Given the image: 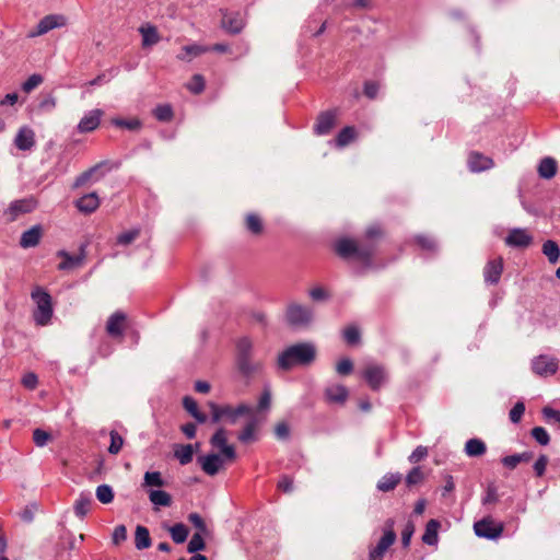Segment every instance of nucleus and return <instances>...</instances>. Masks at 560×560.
Here are the masks:
<instances>
[{
	"instance_id": "nucleus-1",
	"label": "nucleus",
	"mask_w": 560,
	"mask_h": 560,
	"mask_svg": "<svg viewBox=\"0 0 560 560\" xmlns=\"http://www.w3.org/2000/svg\"><path fill=\"white\" fill-rule=\"evenodd\" d=\"M213 448H218L220 454L210 453L197 457L201 469L209 476L217 475L226 462L236 459V452L233 445L228 444V432L224 428H219L210 439Z\"/></svg>"
},
{
	"instance_id": "nucleus-2",
	"label": "nucleus",
	"mask_w": 560,
	"mask_h": 560,
	"mask_svg": "<svg viewBox=\"0 0 560 560\" xmlns=\"http://www.w3.org/2000/svg\"><path fill=\"white\" fill-rule=\"evenodd\" d=\"M255 347L249 337H241L235 345V366L242 377L247 381L259 375L264 370V363L254 358Z\"/></svg>"
},
{
	"instance_id": "nucleus-3",
	"label": "nucleus",
	"mask_w": 560,
	"mask_h": 560,
	"mask_svg": "<svg viewBox=\"0 0 560 560\" xmlns=\"http://www.w3.org/2000/svg\"><path fill=\"white\" fill-rule=\"evenodd\" d=\"M316 358V348L312 342H299L285 348L278 354L277 366L290 371L295 366H307Z\"/></svg>"
},
{
	"instance_id": "nucleus-4",
	"label": "nucleus",
	"mask_w": 560,
	"mask_h": 560,
	"mask_svg": "<svg viewBox=\"0 0 560 560\" xmlns=\"http://www.w3.org/2000/svg\"><path fill=\"white\" fill-rule=\"evenodd\" d=\"M31 298L36 304L33 312V318L39 326H46L52 317V301L50 294L42 287H35L31 293Z\"/></svg>"
},
{
	"instance_id": "nucleus-5",
	"label": "nucleus",
	"mask_w": 560,
	"mask_h": 560,
	"mask_svg": "<svg viewBox=\"0 0 560 560\" xmlns=\"http://www.w3.org/2000/svg\"><path fill=\"white\" fill-rule=\"evenodd\" d=\"M336 252L342 258L355 257L362 261H369L374 253L372 245H360L351 238H341L336 243Z\"/></svg>"
},
{
	"instance_id": "nucleus-6",
	"label": "nucleus",
	"mask_w": 560,
	"mask_h": 560,
	"mask_svg": "<svg viewBox=\"0 0 560 560\" xmlns=\"http://www.w3.org/2000/svg\"><path fill=\"white\" fill-rule=\"evenodd\" d=\"M285 317L292 326H306L313 320V311L307 306L290 303L287 307Z\"/></svg>"
},
{
	"instance_id": "nucleus-7",
	"label": "nucleus",
	"mask_w": 560,
	"mask_h": 560,
	"mask_svg": "<svg viewBox=\"0 0 560 560\" xmlns=\"http://www.w3.org/2000/svg\"><path fill=\"white\" fill-rule=\"evenodd\" d=\"M559 361L555 357L540 354L532 360L533 372L541 377H548L557 373Z\"/></svg>"
},
{
	"instance_id": "nucleus-8",
	"label": "nucleus",
	"mask_w": 560,
	"mask_h": 560,
	"mask_svg": "<svg viewBox=\"0 0 560 560\" xmlns=\"http://www.w3.org/2000/svg\"><path fill=\"white\" fill-rule=\"evenodd\" d=\"M474 530L478 537L497 539L503 533V525L501 523H495L492 518L488 517L476 522Z\"/></svg>"
},
{
	"instance_id": "nucleus-9",
	"label": "nucleus",
	"mask_w": 560,
	"mask_h": 560,
	"mask_svg": "<svg viewBox=\"0 0 560 560\" xmlns=\"http://www.w3.org/2000/svg\"><path fill=\"white\" fill-rule=\"evenodd\" d=\"M57 256L62 259L61 262L57 267L58 270L69 271V270L78 269L83 266L85 258H86L85 245L80 246L79 254H77V255H70L66 250H59L57 253Z\"/></svg>"
},
{
	"instance_id": "nucleus-10",
	"label": "nucleus",
	"mask_w": 560,
	"mask_h": 560,
	"mask_svg": "<svg viewBox=\"0 0 560 560\" xmlns=\"http://www.w3.org/2000/svg\"><path fill=\"white\" fill-rule=\"evenodd\" d=\"M126 327L127 315L121 311H117L108 317L105 329L109 337L121 339Z\"/></svg>"
},
{
	"instance_id": "nucleus-11",
	"label": "nucleus",
	"mask_w": 560,
	"mask_h": 560,
	"mask_svg": "<svg viewBox=\"0 0 560 560\" xmlns=\"http://www.w3.org/2000/svg\"><path fill=\"white\" fill-rule=\"evenodd\" d=\"M363 377L373 390H378L386 381L385 369L381 365L371 364L363 371Z\"/></svg>"
},
{
	"instance_id": "nucleus-12",
	"label": "nucleus",
	"mask_w": 560,
	"mask_h": 560,
	"mask_svg": "<svg viewBox=\"0 0 560 560\" xmlns=\"http://www.w3.org/2000/svg\"><path fill=\"white\" fill-rule=\"evenodd\" d=\"M221 25L225 32L237 34L243 31L245 20L240 12L222 11Z\"/></svg>"
},
{
	"instance_id": "nucleus-13",
	"label": "nucleus",
	"mask_w": 560,
	"mask_h": 560,
	"mask_svg": "<svg viewBox=\"0 0 560 560\" xmlns=\"http://www.w3.org/2000/svg\"><path fill=\"white\" fill-rule=\"evenodd\" d=\"M67 18L61 14H50L42 19L37 25V33L30 35H44L55 28L66 26Z\"/></svg>"
},
{
	"instance_id": "nucleus-14",
	"label": "nucleus",
	"mask_w": 560,
	"mask_h": 560,
	"mask_svg": "<svg viewBox=\"0 0 560 560\" xmlns=\"http://www.w3.org/2000/svg\"><path fill=\"white\" fill-rule=\"evenodd\" d=\"M533 242V236L524 229H513L505 237V244L511 247L526 248Z\"/></svg>"
},
{
	"instance_id": "nucleus-15",
	"label": "nucleus",
	"mask_w": 560,
	"mask_h": 560,
	"mask_svg": "<svg viewBox=\"0 0 560 560\" xmlns=\"http://www.w3.org/2000/svg\"><path fill=\"white\" fill-rule=\"evenodd\" d=\"M387 529L384 532V535L378 540L377 545L370 550V552H373L377 556L383 557L384 553L387 551V549L395 542L396 540V534L393 530L394 522L392 520H388L387 523Z\"/></svg>"
},
{
	"instance_id": "nucleus-16",
	"label": "nucleus",
	"mask_w": 560,
	"mask_h": 560,
	"mask_svg": "<svg viewBox=\"0 0 560 560\" xmlns=\"http://www.w3.org/2000/svg\"><path fill=\"white\" fill-rule=\"evenodd\" d=\"M14 144L19 150H31L35 145V132L27 126L21 127L15 136Z\"/></svg>"
},
{
	"instance_id": "nucleus-17",
	"label": "nucleus",
	"mask_w": 560,
	"mask_h": 560,
	"mask_svg": "<svg viewBox=\"0 0 560 560\" xmlns=\"http://www.w3.org/2000/svg\"><path fill=\"white\" fill-rule=\"evenodd\" d=\"M337 113L336 110H327L320 113L317 117V122L314 130L317 135H327L334 128L336 124Z\"/></svg>"
},
{
	"instance_id": "nucleus-18",
	"label": "nucleus",
	"mask_w": 560,
	"mask_h": 560,
	"mask_svg": "<svg viewBox=\"0 0 560 560\" xmlns=\"http://www.w3.org/2000/svg\"><path fill=\"white\" fill-rule=\"evenodd\" d=\"M503 271V259L501 257L488 261L483 269L485 281L490 284H497Z\"/></svg>"
},
{
	"instance_id": "nucleus-19",
	"label": "nucleus",
	"mask_w": 560,
	"mask_h": 560,
	"mask_svg": "<svg viewBox=\"0 0 560 560\" xmlns=\"http://www.w3.org/2000/svg\"><path fill=\"white\" fill-rule=\"evenodd\" d=\"M102 109H93L89 112L79 122L78 130L81 133L94 131L101 122L103 116Z\"/></svg>"
},
{
	"instance_id": "nucleus-20",
	"label": "nucleus",
	"mask_w": 560,
	"mask_h": 560,
	"mask_svg": "<svg viewBox=\"0 0 560 560\" xmlns=\"http://www.w3.org/2000/svg\"><path fill=\"white\" fill-rule=\"evenodd\" d=\"M492 166H493L492 159H490L481 153L471 152L468 156V167L474 173L490 170Z\"/></svg>"
},
{
	"instance_id": "nucleus-21",
	"label": "nucleus",
	"mask_w": 560,
	"mask_h": 560,
	"mask_svg": "<svg viewBox=\"0 0 560 560\" xmlns=\"http://www.w3.org/2000/svg\"><path fill=\"white\" fill-rule=\"evenodd\" d=\"M43 236V229L40 225H34L22 233L20 238V246L22 248H31L38 245Z\"/></svg>"
},
{
	"instance_id": "nucleus-22",
	"label": "nucleus",
	"mask_w": 560,
	"mask_h": 560,
	"mask_svg": "<svg viewBox=\"0 0 560 560\" xmlns=\"http://www.w3.org/2000/svg\"><path fill=\"white\" fill-rule=\"evenodd\" d=\"M36 207V203L32 199H22L12 202L8 209V214L10 215V221L16 220L20 214L28 213L33 211Z\"/></svg>"
},
{
	"instance_id": "nucleus-23",
	"label": "nucleus",
	"mask_w": 560,
	"mask_h": 560,
	"mask_svg": "<svg viewBox=\"0 0 560 560\" xmlns=\"http://www.w3.org/2000/svg\"><path fill=\"white\" fill-rule=\"evenodd\" d=\"M248 416H249V420L247 421V423L245 424V427L238 433V436H237L238 441L244 444H248V443L256 441V432L258 430V424H259L258 419L256 418L254 412Z\"/></svg>"
},
{
	"instance_id": "nucleus-24",
	"label": "nucleus",
	"mask_w": 560,
	"mask_h": 560,
	"mask_svg": "<svg viewBox=\"0 0 560 560\" xmlns=\"http://www.w3.org/2000/svg\"><path fill=\"white\" fill-rule=\"evenodd\" d=\"M253 411H254V409L250 406L246 405V404H241L237 407H232L230 405H224V408H223L224 417L232 424H235L237 422V419L241 416L252 415Z\"/></svg>"
},
{
	"instance_id": "nucleus-25",
	"label": "nucleus",
	"mask_w": 560,
	"mask_h": 560,
	"mask_svg": "<svg viewBox=\"0 0 560 560\" xmlns=\"http://www.w3.org/2000/svg\"><path fill=\"white\" fill-rule=\"evenodd\" d=\"M325 398L330 404H343L348 398V389L343 385H331L324 392Z\"/></svg>"
},
{
	"instance_id": "nucleus-26",
	"label": "nucleus",
	"mask_w": 560,
	"mask_h": 560,
	"mask_svg": "<svg viewBox=\"0 0 560 560\" xmlns=\"http://www.w3.org/2000/svg\"><path fill=\"white\" fill-rule=\"evenodd\" d=\"M75 206L81 212L92 213L98 208L100 199L96 192H91L78 199Z\"/></svg>"
},
{
	"instance_id": "nucleus-27",
	"label": "nucleus",
	"mask_w": 560,
	"mask_h": 560,
	"mask_svg": "<svg viewBox=\"0 0 560 560\" xmlns=\"http://www.w3.org/2000/svg\"><path fill=\"white\" fill-rule=\"evenodd\" d=\"M557 161L553 158H544L538 165V174L544 179L552 178L557 173Z\"/></svg>"
},
{
	"instance_id": "nucleus-28",
	"label": "nucleus",
	"mask_w": 560,
	"mask_h": 560,
	"mask_svg": "<svg viewBox=\"0 0 560 560\" xmlns=\"http://www.w3.org/2000/svg\"><path fill=\"white\" fill-rule=\"evenodd\" d=\"M106 165V162H101L88 171L83 172L80 176L77 177L74 182V187H81L85 185L94 175L96 176V180L104 176V173L100 172L101 168Z\"/></svg>"
},
{
	"instance_id": "nucleus-29",
	"label": "nucleus",
	"mask_w": 560,
	"mask_h": 560,
	"mask_svg": "<svg viewBox=\"0 0 560 560\" xmlns=\"http://www.w3.org/2000/svg\"><path fill=\"white\" fill-rule=\"evenodd\" d=\"M487 451L486 443L477 438L469 439L465 444V453L469 457L482 456Z\"/></svg>"
},
{
	"instance_id": "nucleus-30",
	"label": "nucleus",
	"mask_w": 560,
	"mask_h": 560,
	"mask_svg": "<svg viewBox=\"0 0 560 560\" xmlns=\"http://www.w3.org/2000/svg\"><path fill=\"white\" fill-rule=\"evenodd\" d=\"M401 481V475L396 474H386L384 475L377 482V489L382 492H388L396 488V486Z\"/></svg>"
},
{
	"instance_id": "nucleus-31",
	"label": "nucleus",
	"mask_w": 560,
	"mask_h": 560,
	"mask_svg": "<svg viewBox=\"0 0 560 560\" xmlns=\"http://www.w3.org/2000/svg\"><path fill=\"white\" fill-rule=\"evenodd\" d=\"M440 523L436 520H430L425 525V532L422 536V541L429 546L436 545L438 542V530Z\"/></svg>"
},
{
	"instance_id": "nucleus-32",
	"label": "nucleus",
	"mask_w": 560,
	"mask_h": 560,
	"mask_svg": "<svg viewBox=\"0 0 560 560\" xmlns=\"http://www.w3.org/2000/svg\"><path fill=\"white\" fill-rule=\"evenodd\" d=\"M91 504L92 499L90 493H80L73 506L75 515L83 518L89 513Z\"/></svg>"
},
{
	"instance_id": "nucleus-33",
	"label": "nucleus",
	"mask_w": 560,
	"mask_h": 560,
	"mask_svg": "<svg viewBox=\"0 0 560 560\" xmlns=\"http://www.w3.org/2000/svg\"><path fill=\"white\" fill-rule=\"evenodd\" d=\"M533 456L534 454L532 452L513 454L503 457L502 464L510 469H514L520 463H528L533 458Z\"/></svg>"
},
{
	"instance_id": "nucleus-34",
	"label": "nucleus",
	"mask_w": 560,
	"mask_h": 560,
	"mask_svg": "<svg viewBox=\"0 0 560 560\" xmlns=\"http://www.w3.org/2000/svg\"><path fill=\"white\" fill-rule=\"evenodd\" d=\"M135 545L139 550L147 549L151 546L150 533L147 527L138 525L135 534Z\"/></svg>"
},
{
	"instance_id": "nucleus-35",
	"label": "nucleus",
	"mask_w": 560,
	"mask_h": 560,
	"mask_svg": "<svg viewBox=\"0 0 560 560\" xmlns=\"http://www.w3.org/2000/svg\"><path fill=\"white\" fill-rule=\"evenodd\" d=\"M541 250H542V254L548 258V261L551 265H555L558 262L559 257H560V248L555 241H552V240L546 241L542 244Z\"/></svg>"
},
{
	"instance_id": "nucleus-36",
	"label": "nucleus",
	"mask_w": 560,
	"mask_h": 560,
	"mask_svg": "<svg viewBox=\"0 0 560 560\" xmlns=\"http://www.w3.org/2000/svg\"><path fill=\"white\" fill-rule=\"evenodd\" d=\"M245 226L254 235H260L264 232V224L259 215L248 213L245 218Z\"/></svg>"
},
{
	"instance_id": "nucleus-37",
	"label": "nucleus",
	"mask_w": 560,
	"mask_h": 560,
	"mask_svg": "<svg viewBox=\"0 0 560 560\" xmlns=\"http://www.w3.org/2000/svg\"><path fill=\"white\" fill-rule=\"evenodd\" d=\"M149 499L158 506H170L172 504V497L163 490H150Z\"/></svg>"
},
{
	"instance_id": "nucleus-38",
	"label": "nucleus",
	"mask_w": 560,
	"mask_h": 560,
	"mask_svg": "<svg viewBox=\"0 0 560 560\" xmlns=\"http://www.w3.org/2000/svg\"><path fill=\"white\" fill-rule=\"evenodd\" d=\"M174 456L178 459L182 465H187L192 460L194 456V445L186 444L179 445L175 452Z\"/></svg>"
},
{
	"instance_id": "nucleus-39",
	"label": "nucleus",
	"mask_w": 560,
	"mask_h": 560,
	"mask_svg": "<svg viewBox=\"0 0 560 560\" xmlns=\"http://www.w3.org/2000/svg\"><path fill=\"white\" fill-rule=\"evenodd\" d=\"M172 539L176 544H183L188 537V528L183 523H177L168 528Z\"/></svg>"
},
{
	"instance_id": "nucleus-40",
	"label": "nucleus",
	"mask_w": 560,
	"mask_h": 560,
	"mask_svg": "<svg viewBox=\"0 0 560 560\" xmlns=\"http://www.w3.org/2000/svg\"><path fill=\"white\" fill-rule=\"evenodd\" d=\"M208 47L199 45H189L183 48V51L178 55L180 60L190 61L194 57L201 55L207 51Z\"/></svg>"
},
{
	"instance_id": "nucleus-41",
	"label": "nucleus",
	"mask_w": 560,
	"mask_h": 560,
	"mask_svg": "<svg viewBox=\"0 0 560 560\" xmlns=\"http://www.w3.org/2000/svg\"><path fill=\"white\" fill-rule=\"evenodd\" d=\"M143 487H159L162 488L165 486V481L162 478L160 471H147L143 477Z\"/></svg>"
},
{
	"instance_id": "nucleus-42",
	"label": "nucleus",
	"mask_w": 560,
	"mask_h": 560,
	"mask_svg": "<svg viewBox=\"0 0 560 560\" xmlns=\"http://www.w3.org/2000/svg\"><path fill=\"white\" fill-rule=\"evenodd\" d=\"M95 495L101 503L109 504L114 500V490L108 485H100L96 488Z\"/></svg>"
},
{
	"instance_id": "nucleus-43",
	"label": "nucleus",
	"mask_w": 560,
	"mask_h": 560,
	"mask_svg": "<svg viewBox=\"0 0 560 560\" xmlns=\"http://www.w3.org/2000/svg\"><path fill=\"white\" fill-rule=\"evenodd\" d=\"M355 137V130L353 127H345L340 132L338 133L336 138V143L338 147H346L348 145Z\"/></svg>"
},
{
	"instance_id": "nucleus-44",
	"label": "nucleus",
	"mask_w": 560,
	"mask_h": 560,
	"mask_svg": "<svg viewBox=\"0 0 560 560\" xmlns=\"http://www.w3.org/2000/svg\"><path fill=\"white\" fill-rule=\"evenodd\" d=\"M154 117L160 121H170L173 118V109L168 104L158 105L153 110Z\"/></svg>"
},
{
	"instance_id": "nucleus-45",
	"label": "nucleus",
	"mask_w": 560,
	"mask_h": 560,
	"mask_svg": "<svg viewBox=\"0 0 560 560\" xmlns=\"http://www.w3.org/2000/svg\"><path fill=\"white\" fill-rule=\"evenodd\" d=\"M109 436H110V444L108 446V453L116 455L122 448L124 438L115 430L110 431Z\"/></svg>"
},
{
	"instance_id": "nucleus-46",
	"label": "nucleus",
	"mask_w": 560,
	"mask_h": 560,
	"mask_svg": "<svg viewBox=\"0 0 560 560\" xmlns=\"http://www.w3.org/2000/svg\"><path fill=\"white\" fill-rule=\"evenodd\" d=\"M206 547L205 540L202 538V534L195 533L191 539L188 542L187 550L190 553H196L200 550H203Z\"/></svg>"
},
{
	"instance_id": "nucleus-47",
	"label": "nucleus",
	"mask_w": 560,
	"mask_h": 560,
	"mask_svg": "<svg viewBox=\"0 0 560 560\" xmlns=\"http://www.w3.org/2000/svg\"><path fill=\"white\" fill-rule=\"evenodd\" d=\"M112 124L116 127L126 128L128 130H138L141 128V121L137 118L126 120L121 118H114Z\"/></svg>"
},
{
	"instance_id": "nucleus-48",
	"label": "nucleus",
	"mask_w": 560,
	"mask_h": 560,
	"mask_svg": "<svg viewBox=\"0 0 560 560\" xmlns=\"http://www.w3.org/2000/svg\"><path fill=\"white\" fill-rule=\"evenodd\" d=\"M424 479V474L422 472L420 467H413L409 474L406 476V483L408 487L416 486L422 482Z\"/></svg>"
},
{
	"instance_id": "nucleus-49",
	"label": "nucleus",
	"mask_w": 560,
	"mask_h": 560,
	"mask_svg": "<svg viewBox=\"0 0 560 560\" xmlns=\"http://www.w3.org/2000/svg\"><path fill=\"white\" fill-rule=\"evenodd\" d=\"M532 436L536 440L540 445H548L550 442V436L548 432L542 427H535L532 429Z\"/></svg>"
},
{
	"instance_id": "nucleus-50",
	"label": "nucleus",
	"mask_w": 560,
	"mask_h": 560,
	"mask_svg": "<svg viewBox=\"0 0 560 560\" xmlns=\"http://www.w3.org/2000/svg\"><path fill=\"white\" fill-rule=\"evenodd\" d=\"M140 235L139 229H132L130 231L124 232L117 237V244L119 245H129Z\"/></svg>"
},
{
	"instance_id": "nucleus-51",
	"label": "nucleus",
	"mask_w": 560,
	"mask_h": 560,
	"mask_svg": "<svg viewBox=\"0 0 560 560\" xmlns=\"http://www.w3.org/2000/svg\"><path fill=\"white\" fill-rule=\"evenodd\" d=\"M187 89L194 94H199L205 89V80L200 74H195L191 78V81L187 84Z\"/></svg>"
},
{
	"instance_id": "nucleus-52",
	"label": "nucleus",
	"mask_w": 560,
	"mask_h": 560,
	"mask_svg": "<svg viewBox=\"0 0 560 560\" xmlns=\"http://www.w3.org/2000/svg\"><path fill=\"white\" fill-rule=\"evenodd\" d=\"M343 338L349 345H355L360 341V331L355 326H348L343 330Z\"/></svg>"
},
{
	"instance_id": "nucleus-53",
	"label": "nucleus",
	"mask_w": 560,
	"mask_h": 560,
	"mask_svg": "<svg viewBox=\"0 0 560 560\" xmlns=\"http://www.w3.org/2000/svg\"><path fill=\"white\" fill-rule=\"evenodd\" d=\"M43 82V77L40 74H32L23 84L22 90L25 93L32 92Z\"/></svg>"
},
{
	"instance_id": "nucleus-54",
	"label": "nucleus",
	"mask_w": 560,
	"mask_h": 560,
	"mask_svg": "<svg viewBox=\"0 0 560 560\" xmlns=\"http://www.w3.org/2000/svg\"><path fill=\"white\" fill-rule=\"evenodd\" d=\"M33 440L38 447H43L51 440V435L42 429H35L33 432Z\"/></svg>"
},
{
	"instance_id": "nucleus-55",
	"label": "nucleus",
	"mask_w": 560,
	"mask_h": 560,
	"mask_svg": "<svg viewBox=\"0 0 560 560\" xmlns=\"http://www.w3.org/2000/svg\"><path fill=\"white\" fill-rule=\"evenodd\" d=\"M525 412V405L522 401H517L510 410V420L513 423H518Z\"/></svg>"
},
{
	"instance_id": "nucleus-56",
	"label": "nucleus",
	"mask_w": 560,
	"mask_h": 560,
	"mask_svg": "<svg viewBox=\"0 0 560 560\" xmlns=\"http://www.w3.org/2000/svg\"><path fill=\"white\" fill-rule=\"evenodd\" d=\"M188 521L198 529L197 533L206 534L207 525L202 517L198 513H190L188 515Z\"/></svg>"
},
{
	"instance_id": "nucleus-57",
	"label": "nucleus",
	"mask_w": 560,
	"mask_h": 560,
	"mask_svg": "<svg viewBox=\"0 0 560 560\" xmlns=\"http://www.w3.org/2000/svg\"><path fill=\"white\" fill-rule=\"evenodd\" d=\"M353 370V363L350 359L346 358L340 360L336 365V371L340 375H349Z\"/></svg>"
},
{
	"instance_id": "nucleus-58",
	"label": "nucleus",
	"mask_w": 560,
	"mask_h": 560,
	"mask_svg": "<svg viewBox=\"0 0 560 560\" xmlns=\"http://www.w3.org/2000/svg\"><path fill=\"white\" fill-rule=\"evenodd\" d=\"M428 456V448L425 446H418L408 457L411 464H417Z\"/></svg>"
},
{
	"instance_id": "nucleus-59",
	"label": "nucleus",
	"mask_w": 560,
	"mask_h": 560,
	"mask_svg": "<svg viewBox=\"0 0 560 560\" xmlns=\"http://www.w3.org/2000/svg\"><path fill=\"white\" fill-rule=\"evenodd\" d=\"M548 462H549L548 457L544 454L540 455L538 457V459L535 462L534 471L537 477H541L545 474Z\"/></svg>"
},
{
	"instance_id": "nucleus-60",
	"label": "nucleus",
	"mask_w": 560,
	"mask_h": 560,
	"mask_svg": "<svg viewBox=\"0 0 560 560\" xmlns=\"http://www.w3.org/2000/svg\"><path fill=\"white\" fill-rule=\"evenodd\" d=\"M127 538V529L125 525H118L115 527L113 532V542L115 545H119L125 541Z\"/></svg>"
},
{
	"instance_id": "nucleus-61",
	"label": "nucleus",
	"mask_w": 560,
	"mask_h": 560,
	"mask_svg": "<svg viewBox=\"0 0 560 560\" xmlns=\"http://www.w3.org/2000/svg\"><path fill=\"white\" fill-rule=\"evenodd\" d=\"M270 404H271V393H270V389L269 388H265L260 398H259V401H258V410H267L270 408Z\"/></svg>"
},
{
	"instance_id": "nucleus-62",
	"label": "nucleus",
	"mask_w": 560,
	"mask_h": 560,
	"mask_svg": "<svg viewBox=\"0 0 560 560\" xmlns=\"http://www.w3.org/2000/svg\"><path fill=\"white\" fill-rule=\"evenodd\" d=\"M415 533V525L411 522H408L401 533V542L404 547H408L410 544V539Z\"/></svg>"
},
{
	"instance_id": "nucleus-63",
	"label": "nucleus",
	"mask_w": 560,
	"mask_h": 560,
	"mask_svg": "<svg viewBox=\"0 0 560 560\" xmlns=\"http://www.w3.org/2000/svg\"><path fill=\"white\" fill-rule=\"evenodd\" d=\"M275 434L279 440H287L290 436V428L285 422L277 423L275 428Z\"/></svg>"
},
{
	"instance_id": "nucleus-64",
	"label": "nucleus",
	"mask_w": 560,
	"mask_h": 560,
	"mask_svg": "<svg viewBox=\"0 0 560 560\" xmlns=\"http://www.w3.org/2000/svg\"><path fill=\"white\" fill-rule=\"evenodd\" d=\"M542 415L547 420L557 422L560 425V411L555 410L550 407H545L542 409Z\"/></svg>"
}]
</instances>
